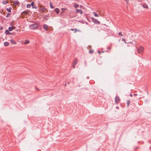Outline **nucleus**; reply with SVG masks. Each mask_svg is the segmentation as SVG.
Segmentation results:
<instances>
[{"instance_id": "26", "label": "nucleus", "mask_w": 151, "mask_h": 151, "mask_svg": "<svg viewBox=\"0 0 151 151\" xmlns=\"http://www.w3.org/2000/svg\"><path fill=\"white\" fill-rule=\"evenodd\" d=\"M50 7L52 8V9H53L54 8V7H53V6L52 5V4H51V3H50Z\"/></svg>"}, {"instance_id": "30", "label": "nucleus", "mask_w": 151, "mask_h": 151, "mask_svg": "<svg viewBox=\"0 0 151 151\" xmlns=\"http://www.w3.org/2000/svg\"><path fill=\"white\" fill-rule=\"evenodd\" d=\"M89 52L90 53H92L93 52V50H90Z\"/></svg>"}, {"instance_id": "5", "label": "nucleus", "mask_w": 151, "mask_h": 151, "mask_svg": "<svg viewBox=\"0 0 151 151\" xmlns=\"http://www.w3.org/2000/svg\"><path fill=\"white\" fill-rule=\"evenodd\" d=\"M120 99L119 97L117 96L115 98V102L117 104L120 101Z\"/></svg>"}, {"instance_id": "27", "label": "nucleus", "mask_w": 151, "mask_h": 151, "mask_svg": "<svg viewBox=\"0 0 151 151\" xmlns=\"http://www.w3.org/2000/svg\"><path fill=\"white\" fill-rule=\"evenodd\" d=\"M74 30L75 31L74 32H77V31H78V32L80 31L79 30L77 29H74Z\"/></svg>"}, {"instance_id": "40", "label": "nucleus", "mask_w": 151, "mask_h": 151, "mask_svg": "<svg viewBox=\"0 0 151 151\" xmlns=\"http://www.w3.org/2000/svg\"><path fill=\"white\" fill-rule=\"evenodd\" d=\"M36 89L37 90H38V91H39V89H37V88H36Z\"/></svg>"}, {"instance_id": "16", "label": "nucleus", "mask_w": 151, "mask_h": 151, "mask_svg": "<svg viewBox=\"0 0 151 151\" xmlns=\"http://www.w3.org/2000/svg\"><path fill=\"white\" fill-rule=\"evenodd\" d=\"M61 10H62V12H61V14H62L64 12L65 10H67V9L66 8H62L61 9Z\"/></svg>"}, {"instance_id": "36", "label": "nucleus", "mask_w": 151, "mask_h": 151, "mask_svg": "<svg viewBox=\"0 0 151 151\" xmlns=\"http://www.w3.org/2000/svg\"><path fill=\"white\" fill-rule=\"evenodd\" d=\"M134 96H137V94H134Z\"/></svg>"}, {"instance_id": "39", "label": "nucleus", "mask_w": 151, "mask_h": 151, "mask_svg": "<svg viewBox=\"0 0 151 151\" xmlns=\"http://www.w3.org/2000/svg\"><path fill=\"white\" fill-rule=\"evenodd\" d=\"M130 96L131 97H132V94H130Z\"/></svg>"}, {"instance_id": "20", "label": "nucleus", "mask_w": 151, "mask_h": 151, "mask_svg": "<svg viewBox=\"0 0 151 151\" xmlns=\"http://www.w3.org/2000/svg\"><path fill=\"white\" fill-rule=\"evenodd\" d=\"M11 9L12 8H7L6 10L8 12H11Z\"/></svg>"}, {"instance_id": "14", "label": "nucleus", "mask_w": 151, "mask_h": 151, "mask_svg": "<svg viewBox=\"0 0 151 151\" xmlns=\"http://www.w3.org/2000/svg\"><path fill=\"white\" fill-rule=\"evenodd\" d=\"M78 62V60L77 59H75L73 61V65H75Z\"/></svg>"}, {"instance_id": "9", "label": "nucleus", "mask_w": 151, "mask_h": 151, "mask_svg": "<svg viewBox=\"0 0 151 151\" xmlns=\"http://www.w3.org/2000/svg\"><path fill=\"white\" fill-rule=\"evenodd\" d=\"M142 6L143 7L147 9H148V6L145 3L144 4L142 5Z\"/></svg>"}, {"instance_id": "35", "label": "nucleus", "mask_w": 151, "mask_h": 151, "mask_svg": "<svg viewBox=\"0 0 151 151\" xmlns=\"http://www.w3.org/2000/svg\"><path fill=\"white\" fill-rule=\"evenodd\" d=\"M32 8H35L36 9L37 8L36 7H33Z\"/></svg>"}, {"instance_id": "7", "label": "nucleus", "mask_w": 151, "mask_h": 151, "mask_svg": "<svg viewBox=\"0 0 151 151\" xmlns=\"http://www.w3.org/2000/svg\"><path fill=\"white\" fill-rule=\"evenodd\" d=\"M48 26L46 24H44L43 26V28L46 31L48 30Z\"/></svg>"}, {"instance_id": "19", "label": "nucleus", "mask_w": 151, "mask_h": 151, "mask_svg": "<svg viewBox=\"0 0 151 151\" xmlns=\"http://www.w3.org/2000/svg\"><path fill=\"white\" fill-rule=\"evenodd\" d=\"M79 5L78 4H75L74 5V7L76 8H77L79 6Z\"/></svg>"}, {"instance_id": "18", "label": "nucleus", "mask_w": 151, "mask_h": 151, "mask_svg": "<svg viewBox=\"0 0 151 151\" xmlns=\"http://www.w3.org/2000/svg\"><path fill=\"white\" fill-rule=\"evenodd\" d=\"M5 32L6 35H8V34L11 35V33L9 32V31L8 30H6Z\"/></svg>"}, {"instance_id": "15", "label": "nucleus", "mask_w": 151, "mask_h": 151, "mask_svg": "<svg viewBox=\"0 0 151 151\" xmlns=\"http://www.w3.org/2000/svg\"><path fill=\"white\" fill-rule=\"evenodd\" d=\"M29 40H25V42H24V45H26L27 44L29 43Z\"/></svg>"}, {"instance_id": "1", "label": "nucleus", "mask_w": 151, "mask_h": 151, "mask_svg": "<svg viewBox=\"0 0 151 151\" xmlns=\"http://www.w3.org/2000/svg\"><path fill=\"white\" fill-rule=\"evenodd\" d=\"M38 24L36 23L32 24L29 26V28L30 29L33 30L36 29L38 27Z\"/></svg>"}, {"instance_id": "28", "label": "nucleus", "mask_w": 151, "mask_h": 151, "mask_svg": "<svg viewBox=\"0 0 151 151\" xmlns=\"http://www.w3.org/2000/svg\"><path fill=\"white\" fill-rule=\"evenodd\" d=\"M130 102V101H129V100H128L127 101V106H129V104Z\"/></svg>"}, {"instance_id": "23", "label": "nucleus", "mask_w": 151, "mask_h": 151, "mask_svg": "<svg viewBox=\"0 0 151 151\" xmlns=\"http://www.w3.org/2000/svg\"><path fill=\"white\" fill-rule=\"evenodd\" d=\"M93 14H94V16H95V17H99V15L95 12H93Z\"/></svg>"}, {"instance_id": "2", "label": "nucleus", "mask_w": 151, "mask_h": 151, "mask_svg": "<svg viewBox=\"0 0 151 151\" xmlns=\"http://www.w3.org/2000/svg\"><path fill=\"white\" fill-rule=\"evenodd\" d=\"M137 50L138 53L141 54L144 51V48L142 46H140L137 48Z\"/></svg>"}, {"instance_id": "25", "label": "nucleus", "mask_w": 151, "mask_h": 151, "mask_svg": "<svg viewBox=\"0 0 151 151\" xmlns=\"http://www.w3.org/2000/svg\"><path fill=\"white\" fill-rule=\"evenodd\" d=\"M31 7V5L30 4H27V7L29 8Z\"/></svg>"}, {"instance_id": "29", "label": "nucleus", "mask_w": 151, "mask_h": 151, "mask_svg": "<svg viewBox=\"0 0 151 151\" xmlns=\"http://www.w3.org/2000/svg\"><path fill=\"white\" fill-rule=\"evenodd\" d=\"M34 3L33 2H32L31 5L32 6H33L34 5Z\"/></svg>"}, {"instance_id": "33", "label": "nucleus", "mask_w": 151, "mask_h": 151, "mask_svg": "<svg viewBox=\"0 0 151 151\" xmlns=\"http://www.w3.org/2000/svg\"><path fill=\"white\" fill-rule=\"evenodd\" d=\"M9 14H9L8 13L7 14V15L6 16V17H7L9 15Z\"/></svg>"}, {"instance_id": "4", "label": "nucleus", "mask_w": 151, "mask_h": 151, "mask_svg": "<svg viewBox=\"0 0 151 151\" xmlns=\"http://www.w3.org/2000/svg\"><path fill=\"white\" fill-rule=\"evenodd\" d=\"M92 19L93 22L96 24H99L100 23V22L99 21L93 18H92Z\"/></svg>"}, {"instance_id": "17", "label": "nucleus", "mask_w": 151, "mask_h": 151, "mask_svg": "<svg viewBox=\"0 0 151 151\" xmlns=\"http://www.w3.org/2000/svg\"><path fill=\"white\" fill-rule=\"evenodd\" d=\"M4 45L6 46H7L9 45V44L7 42H5L4 43Z\"/></svg>"}, {"instance_id": "3", "label": "nucleus", "mask_w": 151, "mask_h": 151, "mask_svg": "<svg viewBox=\"0 0 151 151\" xmlns=\"http://www.w3.org/2000/svg\"><path fill=\"white\" fill-rule=\"evenodd\" d=\"M22 14H25L26 15H30L31 13L29 10L24 11L22 13Z\"/></svg>"}, {"instance_id": "34", "label": "nucleus", "mask_w": 151, "mask_h": 151, "mask_svg": "<svg viewBox=\"0 0 151 151\" xmlns=\"http://www.w3.org/2000/svg\"><path fill=\"white\" fill-rule=\"evenodd\" d=\"M73 68H75V65H73Z\"/></svg>"}, {"instance_id": "11", "label": "nucleus", "mask_w": 151, "mask_h": 151, "mask_svg": "<svg viewBox=\"0 0 151 151\" xmlns=\"http://www.w3.org/2000/svg\"><path fill=\"white\" fill-rule=\"evenodd\" d=\"M76 12L77 13H80L81 14H82L83 12L81 9H77L76 10Z\"/></svg>"}, {"instance_id": "22", "label": "nucleus", "mask_w": 151, "mask_h": 151, "mask_svg": "<svg viewBox=\"0 0 151 151\" xmlns=\"http://www.w3.org/2000/svg\"><path fill=\"white\" fill-rule=\"evenodd\" d=\"M119 35L121 36H124V34L121 32H119Z\"/></svg>"}, {"instance_id": "10", "label": "nucleus", "mask_w": 151, "mask_h": 151, "mask_svg": "<svg viewBox=\"0 0 151 151\" xmlns=\"http://www.w3.org/2000/svg\"><path fill=\"white\" fill-rule=\"evenodd\" d=\"M15 28V27L13 26L9 27V31H12L13 29H14Z\"/></svg>"}, {"instance_id": "21", "label": "nucleus", "mask_w": 151, "mask_h": 151, "mask_svg": "<svg viewBox=\"0 0 151 151\" xmlns=\"http://www.w3.org/2000/svg\"><path fill=\"white\" fill-rule=\"evenodd\" d=\"M122 40L124 42L126 43V44H127V43H131V44H132V42H128V43H127L126 42L125 40L124 39H122Z\"/></svg>"}, {"instance_id": "6", "label": "nucleus", "mask_w": 151, "mask_h": 151, "mask_svg": "<svg viewBox=\"0 0 151 151\" xmlns=\"http://www.w3.org/2000/svg\"><path fill=\"white\" fill-rule=\"evenodd\" d=\"M40 10L43 12H45L46 11V9L42 6H41L40 7Z\"/></svg>"}, {"instance_id": "31", "label": "nucleus", "mask_w": 151, "mask_h": 151, "mask_svg": "<svg viewBox=\"0 0 151 151\" xmlns=\"http://www.w3.org/2000/svg\"><path fill=\"white\" fill-rule=\"evenodd\" d=\"M3 29V27H1V26H0V29Z\"/></svg>"}, {"instance_id": "12", "label": "nucleus", "mask_w": 151, "mask_h": 151, "mask_svg": "<svg viewBox=\"0 0 151 151\" xmlns=\"http://www.w3.org/2000/svg\"><path fill=\"white\" fill-rule=\"evenodd\" d=\"M55 12L57 14H59L60 12V10L58 8H56L55 9Z\"/></svg>"}, {"instance_id": "38", "label": "nucleus", "mask_w": 151, "mask_h": 151, "mask_svg": "<svg viewBox=\"0 0 151 151\" xmlns=\"http://www.w3.org/2000/svg\"><path fill=\"white\" fill-rule=\"evenodd\" d=\"M70 29V30H71L72 31H74V29Z\"/></svg>"}, {"instance_id": "24", "label": "nucleus", "mask_w": 151, "mask_h": 151, "mask_svg": "<svg viewBox=\"0 0 151 151\" xmlns=\"http://www.w3.org/2000/svg\"><path fill=\"white\" fill-rule=\"evenodd\" d=\"M8 2L7 1H3V3L4 4H6L8 3Z\"/></svg>"}, {"instance_id": "37", "label": "nucleus", "mask_w": 151, "mask_h": 151, "mask_svg": "<svg viewBox=\"0 0 151 151\" xmlns=\"http://www.w3.org/2000/svg\"><path fill=\"white\" fill-rule=\"evenodd\" d=\"M80 7L81 8H82V9H83V7L81 5L80 6Z\"/></svg>"}, {"instance_id": "32", "label": "nucleus", "mask_w": 151, "mask_h": 151, "mask_svg": "<svg viewBox=\"0 0 151 151\" xmlns=\"http://www.w3.org/2000/svg\"><path fill=\"white\" fill-rule=\"evenodd\" d=\"M125 1H126L127 3H128L129 0H124Z\"/></svg>"}, {"instance_id": "13", "label": "nucleus", "mask_w": 151, "mask_h": 151, "mask_svg": "<svg viewBox=\"0 0 151 151\" xmlns=\"http://www.w3.org/2000/svg\"><path fill=\"white\" fill-rule=\"evenodd\" d=\"M11 43L15 45L16 44V42L13 40H11L10 41Z\"/></svg>"}, {"instance_id": "41", "label": "nucleus", "mask_w": 151, "mask_h": 151, "mask_svg": "<svg viewBox=\"0 0 151 151\" xmlns=\"http://www.w3.org/2000/svg\"><path fill=\"white\" fill-rule=\"evenodd\" d=\"M98 52L99 53H100V52L99 51H98Z\"/></svg>"}, {"instance_id": "8", "label": "nucleus", "mask_w": 151, "mask_h": 151, "mask_svg": "<svg viewBox=\"0 0 151 151\" xmlns=\"http://www.w3.org/2000/svg\"><path fill=\"white\" fill-rule=\"evenodd\" d=\"M12 3H13V5H14L15 6L19 4V2L18 1H12Z\"/></svg>"}]
</instances>
